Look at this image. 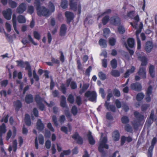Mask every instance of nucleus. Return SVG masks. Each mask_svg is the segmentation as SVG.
I'll return each instance as SVG.
<instances>
[{
	"label": "nucleus",
	"mask_w": 157,
	"mask_h": 157,
	"mask_svg": "<svg viewBox=\"0 0 157 157\" xmlns=\"http://www.w3.org/2000/svg\"><path fill=\"white\" fill-rule=\"evenodd\" d=\"M34 3L36 6L37 13L39 16L48 17L49 16L50 13L49 10L45 7L40 6V0H35Z\"/></svg>",
	"instance_id": "f257e3e1"
},
{
	"label": "nucleus",
	"mask_w": 157,
	"mask_h": 157,
	"mask_svg": "<svg viewBox=\"0 0 157 157\" xmlns=\"http://www.w3.org/2000/svg\"><path fill=\"white\" fill-rule=\"evenodd\" d=\"M107 140V138L104 137L99 145L98 150L99 152L101 154V157H105L106 155V152L104 149H109V145L106 144Z\"/></svg>",
	"instance_id": "f03ea898"
},
{
	"label": "nucleus",
	"mask_w": 157,
	"mask_h": 157,
	"mask_svg": "<svg viewBox=\"0 0 157 157\" xmlns=\"http://www.w3.org/2000/svg\"><path fill=\"white\" fill-rule=\"evenodd\" d=\"M16 62L17 63L18 65L21 67H24L25 65H26L25 69L28 71V74L29 77L30 78L32 77V73L31 66L29 62L25 61L24 62L21 60L20 61L17 60Z\"/></svg>",
	"instance_id": "7ed1b4c3"
},
{
	"label": "nucleus",
	"mask_w": 157,
	"mask_h": 157,
	"mask_svg": "<svg viewBox=\"0 0 157 157\" xmlns=\"http://www.w3.org/2000/svg\"><path fill=\"white\" fill-rule=\"evenodd\" d=\"M44 99L40 97L39 94H36L35 97V100L39 109L41 111H43L45 109V105L43 103L44 101L48 106L49 105V103H47L44 100Z\"/></svg>",
	"instance_id": "20e7f679"
},
{
	"label": "nucleus",
	"mask_w": 157,
	"mask_h": 157,
	"mask_svg": "<svg viewBox=\"0 0 157 157\" xmlns=\"http://www.w3.org/2000/svg\"><path fill=\"white\" fill-rule=\"evenodd\" d=\"M113 96V94L111 93L108 94L107 96V101H106L104 104V106L107 109L110 110L113 112H115L116 111V108L114 105H109V103L107 102L110 100V98Z\"/></svg>",
	"instance_id": "39448f33"
},
{
	"label": "nucleus",
	"mask_w": 157,
	"mask_h": 157,
	"mask_svg": "<svg viewBox=\"0 0 157 157\" xmlns=\"http://www.w3.org/2000/svg\"><path fill=\"white\" fill-rule=\"evenodd\" d=\"M85 97L89 98V101H95L97 98V94L94 91H87L85 94Z\"/></svg>",
	"instance_id": "423d86ee"
},
{
	"label": "nucleus",
	"mask_w": 157,
	"mask_h": 157,
	"mask_svg": "<svg viewBox=\"0 0 157 157\" xmlns=\"http://www.w3.org/2000/svg\"><path fill=\"white\" fill-rule=\"evenodd\" d=\"M121 19L118 15L113 16L111 17L110 23L114 26H118L121 24Z\"/></svg>",
	"instance_id": "0eeeda50"
},
{
	"label": "nucleus",
	"mask_w": 157,
	"mask_h": 157,
	"mask_svg": "<svg viewBox=\"0 0 157 157\" xmlns=\"http://www.w3.org/2000/svg\"><path fill=\"white\" fill-rule=\"evenodd\" d=\"M2 13L5 19L8 20H10L12 13V10L11 9L8 8L3 11Z\"/></svg>",
	"instance_id": "6e6552de"
},
{
	"label": "nucleus",
	"mask_w": 157,
	"mask_h": 157,
	"mask_svg": "<svg viewBox=\"0 0 157 157\" xmlns=\"http://www.w3.org/2000/svg\"><path fill=\"white\" fill-rule=\"evenodd\" d=\"M131 89L137 91H140L142 89L141 84L139 82H135L131 84L130 86Z\"/></svg>",
	"instance_id": "1a4fd4ad"
},
{
	"label": "nucleus",
	"mask_w": 157,
	"mask_h": 157,
	"mask_svg": "<svg viewBox=\"0 0 157 157\" xmlns=\"http://www.w3.org/2000/svg\"><path fill=\"white\" fill-rule=\"evenodd\" d=\"M65 16L67 18V22L68 24H70L74 17L73 13L69 11L65 12Z\"/></svg>",
	"instance_id": "9d476101"
},
{
	"label": "nucleus",
	"mask_w": 157,
	"mask_h": 157,
	"mask_svg": "<svg viewBox=\"0 0 157 157\" xmlns=\"http://www.w3.org/2000/svg\"><path fill=\"white\" fill-rule=\"evenodd\" d=\"M26 4L24 3L20 4L17 9L16 12L19 14L23 13L26 10Z\"/></svg>",
	"instance_id": "9b49d317"
},
{
	"label": "nucleus",
	"mask_w": 157,
	"mask_h": 157,
	"mask_svg": "<svg viewBox=\"0 0 157 157\" xmlns=\"http://www.w3.org/2000/svg\"><path fill=\"white\" fill-rule=\"evenodd\" d=\"M72 138L75 140H77V143L79 144H82L83 141L82 138L79 135L78 133L76 132L72 136Z\"/></svg>",
	"instance_id": "f8f14e48"
},
{
	"label": "nucleus",
	"mask_w": 157,
	"mask_h": 157,
	"mask_svg": "<svg viewBox=\"0 0 157 157\" xmlns=\"http://www.w3.org/2000/svg\"><path fill=\"white\" fill-rule=\"evenodd\" d=\"M112 138L113 141H117L120 138V133L117 130H114L112 133Z\"/></svg>",
	"instance_id": "ddd939ff"
},
{
	"label": "nucleus",
	"mask_w": 157,
	"mask_h": 157,
	"mask_svg": "<svg viewBox=\"0 0 157 157\" xmlns=\"http://www.w3.org/2000/svg\"><path fill=\"white\" fill-rule=\"evenodd\" d=\"M153 48V45L152 42L148 41L146 43L145 49L147 52H150Z\"/></svg>",
	"instance_id": "4468645a"
},
{
	"label": "nucleus",
	"mask_w": 157,
	"mask_h": 157,
	"mask_svg": "<svg viewBox=\"0 0 157 157\" xmlns=\"http://www.w3.org/2000/svg\"><path fill=\"white\" fill-rule=\"evenodd\" d=\"M78 3L77 1L75 0H70L69 6L71 9L74 11H76L78 7Z\"/></svg>",
	"instance_id": "2eb2a0df"
},
{
	"label": "nucleus",
	"mask_w": 157,
	"mask_h": 157,
	"mask_svg": "<svg viewBox=\"0 0 157 157\" xmlns=\"http://www.w3.org/2000/svg\"><path fill=\"white\" fill-rule=\"evenodd\" d=\"M132 140V139L130 136L126 137L124 136H121V145H123L126 141L128 143H129Z\"/></svg>",
	"instance_id": "dca6fc26"
},
{
	"label": "nucleus",
	"mask_w": 157,
	"mask_h": 157,
	"mask_svg": "<svg viewBox=\"0 0 157 157\" xmlns=\"http://www.w3.org/2000/svg\"><path fill=\"white\" fill-rule=\"evenodd\" d=\"M137 74L143 79L146 77V69L143 67H140L137 72Z\"/></svg>",
	"instance_id": "f3484780"
},
{
	"label": "nucleus",
	"mask_w": 157,
	"mask_h": 157,
	"mask_svg": "<svg viewBox=\"0 0 157 157\" xmlns=\"http://www.w3.org/2000/svg\"><path fill=\"white\" fill-rule=\"evenodd\" d=\"M12 21L13 25L15 31L17 34H19V32L17 29V18L16 15L13 14L12 16Z\"/></svg>",
	"instance_id": "a211bd4d"
},
{
	"label": "nucleus",
	"mask_w": 157,
	"mask_h": 157,
	"mask_svg": "<svg viewBox=\"0 0 157 157\" xmlns=\"http://www.w3.org/2000/svg\"><path fill=\"white\" fill-rule=\"evenodd\" d=\"M25 101L27 104L33 103L34 101L33 96L30 94L26 95L25 98Z\"/></svg>",
	"instance_id": "6ab92c4d"
},
{
	"label": "nucleus",
	"mask_w": 157,
	"mask_h": 157,
	"mask_svg": "<svg viewBox=\"0 0 157 157\" xmlns=\"http://www.w3.org/2000/svg\"><path fill=\"white\" fill-rule=\"evenodd\" d=\"M36 128L39 131H41L44 128V125L40 119H38L36 124Z\"/></svg>",
	"instance_id": "aec40b11"
},
{
	"label": "nucleus",
	"mask_w": 157,
	"mask_h": 157,
	"mask_svg": "<svg viewBox=\"0 0 157 157\" xmlns=\"http://www.w3.org/2000/svg\"><path fill=\"white\" fill-rule=\"evenodd\" d=\"M87 136L88 138L89 144L91 145H94L95 143V141L92 135V133L90 131H89V132L88 133L87 135Z\"/></svg>",
	"instance_id": "412c9836"
},
{
	"label": "nucleus",
	"mask_w": 157,
	"mask_h": 157,
	"mask_svg": "<svg viewBox=\"0 0 157 157\" xmlns=\"http://www.w3.org/2000/svg\"><path fill=\"white\" fill-rule=\"evenodd\" d=\"M67 27L65 24L62 25L60 29L59 35L61 36H64L66 33Z\"/></svg>",
	"instance_id": "4be33fe9"
},
{
	"label": "nucleus",
	"mask_w": 157,
	"mask_h": 157,
	"mask_svg": "<svg viewBox=\"0 0 157 157\" xmlns=\"http://www.w3.org/2000/svg\"><path fill=\"white\" fill-rule=\"evenodd\" d=\"M6 127L4 123H2L0 125V137H2L3 134L6 132Z\"/></svg>",
	"instance_id": "5701e85b"
},
{
	"label": "nucleus",
	"mask_w": 157,
	"mask_h": 157,
	"mask_svg": "<svg viewBox=\"0 0 157 157\" xmlns=\"http://www.w3.org/2000/svg\"><path fill=\"white\" fill-rule=\"evenodd\" d=\"M61 99L60 101L61 106L63 108L67 107L65 97L64 95H62L61 96Z\"/></svg>",
	"instance_id": "b1692460"
},
{
	"label": "nucleus",
	"mask_w": 157,
	"mask_h": 157,
	"mask_svg": "<svg viewBox=\"0 0 157 157\" xmlns=\"http://www.w3.org/2000/svg\"><path fill=\"white\" fill-rule=\"evenodd\" d=\"M14 105L15 106V110L17 112L18 111L22 106V103L18 100L14 102Z\"/></svg>",
	"instance_id": "393cba45"
},
{
	"label": "nucleus",
	"mask_w": 157,
	"mask_h": 157,
	"mask_svg": "<svg viewBox=\"0 0 157 157\" xmlns=\"http://www.w3.org/2000/svg\"><path fill=\"white\" fill-rule=\"evenodd\" d=\"M127 44L128 47L131 48H133L135 45V40L132 38H128L127 40Z\"/></svg>",
	"instance_id": "a878e982"
},
{
	"label": "nucleus",
	"mask_w": 157,
	"mask_h": 157,
	"mask_svg": "<svg viewBox=\"0 0 157 157\" xmlns=\"http://www.w3.org/2000/svg\"><path fill=\"white\" fill-rule=\"evenodd\" d=\"M138 58L141 62V66H146L147 62V58L145 56H139Z\"/></svg>",
	"instance_id": "bb28decb"
},
{
	"label": "nucleus",
	"mask_w": 157,
	"mask_h": 157,
	"mask_svg": "<svg viewBox=\"0 0 157 157\" xmlns=\"http://www.w3.org/2000/svg\"><path fill=\"white\" fill-rule=\"evenodd\" d=\"M134 115L135 117L139 121H142L144 118V115L140 114L137 111L134 112Z\"/></svg>",
	"instance_id": "cd10ccee"
},
{
	"label": "nucleus",
	"mask_w": 157,
	"mask_h": 157,
	"mask_svg": "<svg viewBox=\"0 0 157 157\" xmlns=\"http://www.w3.org/2000/svg\"><path fill=\"white\" fill-rule=\"evenodd\" d=\"M25 122L27 126H29L31 125V120L30 117L29 115L28 114H26L25 115Z\"/></svg>",
	"instance_id": "c85d7f7f"
},
{
	"label": "nucleus",
	"mask_w": 157,
	"mask_h": 157,
	"mask_svg": "<svg viewBox=\"0 0 157 157\" xmlns=\"http://www.w3.org/2000/svg\"><path fill=\"white\" fill-rule=\"evenodd\" d=\"M17 19L18 22L20 23H25L26 21L25 17L22 15H19L18 16Z\"/></svg>",
	"instance_id": "c756f323"
},
{
	"label": "nucleus",
	"mask_w": 157,
	"mask_h": 157,
	"mask_svg": "<svg viewBox=\"0 0 157 157\" xmlns=\"http://www.w3.org/2000/svg\"><path fill=\"white\" fill-rule=\"evenodd\" d=\"M155 67L153 65H150L149 68V72L150 76L152 78H153L155 76V74L154 72Z\"/></svg>",
	"instance_id": "7c9ffc66"
},
{
	"label": "nucleus",
	"mask_w": 157,
	"mask_h": 157,
	"mask_svg": "<svg viewBox=\"0 0 157 157\" xmlns=\"http://www.w3.org/2000/svg\"><path fill=\"white\" fill-rule=\"evenodd\" d=\"M89 85L87 84H83L82 88L79 91V94H81L82 93L84 92L88 88Z\"/></svg>",
	"instance_id": "2f4dec72"
},
{
	"label": "nucleus",
	"mask_w": 157,
	"mask_h": 157,
	"mask_svg": "<svg viewBox=\"0 0 157 157\" xmlns=\"http://www.w3.org/2000/svg\"><path fill=\"white\" fill-rule=\"evenodd\" d=\"M109 17L108 15L105 16L101 20L102 23L103 25H106L109 21Z\"/></svg>",
	"instance_id": "473e14b6"
},
{
	"label": "nucleus",
	"mask_w": 157,
	"mask_h": 157,
	"mask_svg": "<svg viewBox=\"0 0 157 157\" xmlns=\"http://www.w3.org/2000/svg\"><path fill=\"white\" fill-rule=\"evenodd\" d=\"M68 2L67 0H62L61 2L60 6L62 8L65 9L67 7Z\"/></svg>",
	"instance_id": "72a5a7b5"
},
{
	"label": "nucleus",
	"mask_w": 157,
	"mask_h": 157,
	"mask_svg": "<svg viewBox=\"0 0 157 157\" xmlns=\"http://www.w3.org/2000/svg\"><path fill=\"white\" fill-rule=\"evenodd\" d=\"M111 75L114 77H119L120 75V73L119 71L116 70H112L110 73Z\"/></svg>",
	"instance_id": "f704fd0d"
},
{
	"label": "nucleus",
	"mask_w": 157,
	"mask_h": 157,
	"mask_svg": "<svg viewBox=\"0 0 157 157\" xmlns=\"http://www.w3.org/2000/svg\"><path fill=\"white\" fill-rule=\"evenodd\" d=\"M99 45L102 46L104 48H105L107 47V44L106 41L102 38L100 39L99 41Z\"/></svg>",
	"instance_id": "c9c22d12"
},
{
	"label": "nucleus",
	"mask_w": 157,
	"mask_h": 157,
	"mask_svg": "<svg viewBox=\"0 0 157 157\" xmlns=\"http://www.w3.org/2000/svg\"><path fill=\"white\" fill-rule=\"evenodd\" d=\"M144 97V95L143 93H138L136 96V99L139 101H141Z\"/></svg>",
	"instance_id": "e433bc0d"
},
{
	"label": "nucleus",
	"mask_w": 157,
	"mask_h": 157,
	"mask_svg": "<svg viewBox=\"0 0 157 157\" xmlns=\"http://www.w3.org/2000/svg\"><path fill=\"white\" fill-rule=\"evenodd\" d=\"M8 3L10 7L12 8H14L17 6V3L12 0H8Z\"/></svg>",
	"instance_id": "4c0bfd02"
},
{
	"label": "nucleus",
	"mask_w": 157,
	"mask_h": 157,
	"mask_svg": "<svg viewBox=\"0 0 157 157\" xmlns=\"http://www.w3.org/2000/svg\"><path fill=\"white\" fill-rule=\"evenodd\" d=\"M116 42V40L115 38L112 37L109 39V43L111 46H114L115 45Z\"/></svg>",
	"instance_id": "58836bf2"
},
{
	"label": "nucleus",
	"mask_w": 157,
	"mask_h": 157,
	"mask_svg": "<svg viewBox=\"0 0 157 157\" xmlns=\"http://www.w3.org/2000/svg\"><path fill=\"white\" fill-rule=\"evenodd\" d=\"M110 64L113 69H115L117 65V60L115 59H113L110 62Z\"/></svg>",
	"instance_id": "ea45409f"
},
{
	"label": "nucleus",
	"mask_w": 157,
	"mask_h": 157,
	"mask_svg": "<svg viewBox=\"0 0 157 157\" xmlns=\"http://www.w3.org/2000/svg\"><path fill=\"white\" fill-rule=\"evenodd\" d=\"M98 76L100 79L102 80H104L106 78V76L105 74L102 71H99L98 73Z\"/></svg>",
	"instance_id": "a19ab883"
},
{
	"label": "nucleus",
	"mask_w": 157,
	"mask_h": 157,
	"mask_svg": "<svg viewBox=\"0 0 157 157\" xmlns=\"http://www.w3.org/2000/svg\"><path fill=\"white\" fill-rule=\"evenodd\" d=\"M124 129L128 132L132 133L133 131L132 127L129 124H127L125 125Z\"/></svg>",
	"instance_id": "79ce46f5"
},
{
	"label": "nucleus",
	"mask_w": 157,
	"mask_h": 157,
	"mask_svg": "<svg viewBox=\"0 0 157 157\" xmlns=\"http://www.w3.org/2000/svg\"><path fill=\"white\" fill-rule=\"evenodd\" d=\"M64 113L67 117L69 121H72V120L71 118V114L68 110H65Z\"/></svg>",
	"instance_id": "37998d69"
},
{
	"label": "nucleus",
	"mask_w": 157,
	"mask_h": 157,
	"mask_svg": "<svg viewBox=\"0 0 157 157\" xmlns=\"http://www.w3.org/2000/svg\"><path fill=\"white\" fill-rule=\"evenodd\" d=\"M113 92L115 96L118 97L121 96V92L118 89H114L113 90Z\"/></svg>",
	"instance_id": "c03bdc74"
},
{
	"label": "nucleus",
	"mask_w": 157,
	"mask_h": 157,
	"mask_svg": "<svg viewBox=\"0 0 157 157\" xmlns=\"http://www.w3.org/2000/svg\"><path fill=\"white\" fill-rule=\"evenodd\" d=\"M67 100L70 103L73 104L75 101L74 96L72 94H69L67 98Z\"/></svg>",
	"instance_id": "a18cd8bd"
},
{
	"label": "nucleus",
	"mask_w": 157,
	"mask_h": 157,
	"mask_svg": "<svg viewBox=\"0 0 157 157\" xmlns=\"http://www.w3.org/2000/svg\"><path fill=\"white\" fill-rule=\"evenodd\" d=\"M111 12V10L110 9L106 10L105 12L101 13L100 15H99L98 17V19H99L100 18L103 16L104 15L110 13Z\"/></svg>",
	"instance_id": "49530a36"
},
{
	"label": "nucleus",
	"mask_w": 157,
	"mask_h": 157,
	"mask_svg": "<svg viewBox=\"0 0 157 157\" xmlns=\"http://www.w3.org/2000/svg\"><path fill=\"white\" fill-rule=\"evenodd\" d=\"M60 88L62 93L63 94H66L67 92V88L65 86V84L64 83L61 84L60 86Z\"/></svg>",
	"instance_id": "de8ad7c7"
},
{
	"label": "nucleus",
	"mask_w": 157,
	"mask_h": 157,
	"mask_svg": "<svg viewBox=\"0 0 157 157\" xmlns=\"http://www.w3.org/2000/svg\"><path fill=\"white\" fill-rule=\"evenodd\" d=\"M121 121L123 124H126L129 122V120L128 117L124 116L122 117Z\"/></svg>",
	"instance_id": "09e8293b"
},
{
	"label": "nucleus",
	"mask_w": 157,
	"mask_h": 157,
	"mask_svg": "<svg viewBox=\"0 0 157 157\" xmlns=\"http://www.w3.org/2000/svg\"><path fill=\"white\" fill-rule=\"evenodd\" d=\"M75 101L78 106H80L82 104V99L80 96H77L76 97Z\"/></svg>",
	"instance_id": "8fccbe9b"
},
{
	"label": "nucleus",
	"mask_w": 157,
	"mask_h": 157,
	"mask_svg": "<svg viewBox=\"0 0 157 157\" xmlns=\"http://www.w3.org/2000/svg\"><path fill=\"white\" fill-rule=\"evenodd\" d=\"M71 112L74 116L77 115L78 113V109L77 107L75 105L72 106L71 110Z\"/></svg>",
	"instance_id": "3c124183"
},
{
	"label": "nucleus",
	"mask_w": 157,
	"mask_h": 157,
	"mask_svg": "<svg viewBox=\"0 0 157 157\" xmlns=\"http://www.w3.org/2000/svg\"><path fill=\"white\" fill-rule=\"evenodd\" d=\"M38 140L40 144L42 145L44 144V136L42 134H40L38 136Z\"/></svg>",
	"instance_id": "603ef678"
},
{
	"label": "nucleus",
	"mask_w": 157,
	"mask_h": 157,
	"mask_svg": "<svg viewBox=\"0 0 157 157\" xmlns=\"http://www.w3.org/2000/svg\"><path fill=\"white\" fill-rule=\"evenodd\" d=\"M118 31L120 34H123L125 32L124 27L122 26H119L117 28Z\"/></svg>",
	"instance_id": "864d4df0"
},
{
	"label": "nucleus",
	"mask_w": 157,
	"mask_h": 157,
	"mask_svg": "<svg viewBox=\"0 0 157 157\" xmlns=\"http://www.w3.org/2000/svg\"><path fill=\"white\" fill-rule=\"evenodd\" d=\"M110 33V31L108 28H105L103 30V34L104 36L107 38V37L108 34Z\"/></svg>",
	"instance_id": "5fc2aeb1"
},
{
	"label": "nucleus",
	"mask_w": 157,
	"mask_h": 157,
	"mask_svg": "<svg viewBox=\"0 0 157 157\" xmlns=\"http://www.w3.org/2000/svg\"><path fill=\"white\" fill-rule=\"evenodd\" d=\"M157 142V139L156 137H154L152 140L151 145L149 147L154 149L155 145Z\"/></svg>",
	"instance_id": "6e6d98bb"
},
{
	"label": "nucleus",
	"mask_w": 157,
	"mask_h": 157,
	"mask_svg": "<svg viewBox=\"0 0 157 157\" xmlns=\"http://www.w3.org/2000/svg\"><path fill=\"white\" fill-rule=\"evenodd\" d=\"M33 34L35 38L38 40L40 39V35L38 32L34 31L33 32Z\"/></svg>",
	"instance_id": "4d7b16f0"
},
{
	"label": "nucleus",
	"mask_w": 157,
	"mask_h": 157,
	"mask_svg": "<svg viewBox=\"0 0 157 157\" xmlns=\"http://www.w3.org/2000/svg\"><path fill=\"white\" fill-rule=\"evenodd\" d=\"M153 88L152 86H149L147 90L146 94L148 95H151L152 94Z\"/></svg>",
	"instance_id": "13d9d810"
},
{
	"label": "nucleus",
	"mask_w": 157,
	"mask_h": 157,
	"mask_svg": "<svg viewBox=\"0 0 157 157\" xmlns=\"http://www.w3.org/2000/svg\"><path fill=\"white\" fill-rule=\"evenodd\" d=\"M70 86L71 89L72 90L75 89L77 87V84L76 82L74 81H72L71 82Z\"/></svg>",
	"instance_id": "bf43d9fd"
},
{
	"label": "nucleus",
	"mask_w": 157,
	"mask_h": 157,
	"mask_svg": "<svg viewBox=\"0 0 157 157\" xmlns=\"http://www.w3.org/2000/svg\"><path fill=\"white\" fill-rule=\"evenodd\" d=\"M92 70V67L91 66H90L87 69H86L85 74L86 76L89 77L90 76V72Z\"/></svg>",
	"instance_id": "052dcab7"
},
{
	"label": "nucleus",
	"mask_w": 157,
	"mask_h": 157,
	"mask_svg": "<svg viewBox=\"0 0 157 157\" xmlns=\"http://www.w3.org/2000/svg\"><path fill=\"white\" fill-rule=\"evenodd\" d=\"M115 103L117 108L120 109L122 105L119 99H117L116 100Z\"/></svg>",
	"instance_id": "680f3d73"
},
{
	"label": "nucleus",
	"mask_w": 157,
	"mask_h": 157,
	"mask_svg": "<svg viewBox=\"0 0 157 157\" xmlns=\"http://www.w3.org/2000/svg\"><path fill=\"white\" fill-rule=\"evenodd\" d=\"M49 7L52 12H54L55 10V6L53 3L51 2H49Z\"/></svg>",
	"instance_id": "e2e57ef3"
},
{
	"label": "nucleus",
	"mask_w": 157,
	"mask_h": 157,
	"mask_svg": "<svg viewBox=\"0 0 157 157\" xmlns=\"http://www.w3.org/2000/svg\"><path fill=\"white\" fill-rule=\"evenodd\" d=\"M5 26L6 29L8 32H10L11 30V26L8 22H6L5 23Z\"/></svg>",
	"instance_id": "0e129e2a"
},
{
	"label": "nucleus",
	"mask_w": 157,
	"mask_h": 157,
	"mask_svg": "<svg viewBox=\"0 0 157 157\" xmlns=\"http://www.w3.org/2000/svg\"><path fill=\"white\" fill-rule=\"evenodd\" d=\"M65 117L63 115L60 116L59 118V121L61 124L63 123L65 121Z\"/></svg>",
	"instance_id": "69168bd1"
},
{
	"label": "nucleus",
	"mask_w": 157,
	"mask_h": 157,
	"mask_svg": "<svg viewBox=\"0 0 157 157\" xmlns=\"http://www.w3.org/2000/svg\"><path fill=\"white\" fill-rule=\"evenodd\" d=\"M51 146V141L49 140H47L46 141L45 143V146L47 149H49L50 148Z\"/></svg>",
	"instance_id": "338daca9"
},
{
	"label": "nucleus",
	"mask_w": 157,
	"mask_h": 157,
	"mask_svg": "<svg viewBox=\"0 0 157 157\" xmlns=\"http://www.w3.org/2000/svg\"><path fill=\"white\" fill-rule=\"evenodd\" d=\"M154 149L149 147L147 152V157H152L153 151Z\"/></svg>",
	"instance_id": "774afa93"
}]
</instances>
